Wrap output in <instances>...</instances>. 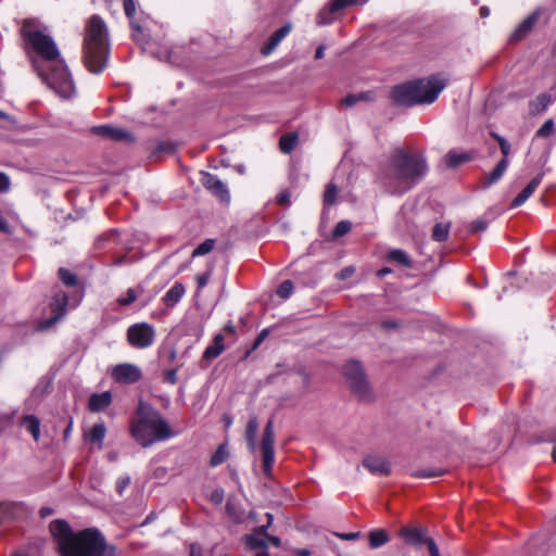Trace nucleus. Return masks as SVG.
<instances>
[{
  "mask_svg": "<svg viewBox=\"0 0 556 556\" xmlns=\"http://www.w3.org/2000/svg\"><path fill=\"white\" fill-rule=\"evenodd\" d=\"M275 431H274V422L269 420L262 435L261 441V453L263 459V470L266 477H271L273 466L275 463Z\"/></svg>",
  "mask_w": 556,
  "mask_h": 556,
  "instance_id": "1a4fd4ad",
  "label": "nucleus"
},
{
  "mask_svg": "<svg viewBox=\"0 0 556 556\" xmlns=\"http://www.w3.org/2000/svg\"><path fill=\"white\" fill-rule=\"evenodd\" d=\"M292 292H293V282L291 280L282 281L277 289V294L281 299H288L292 294Z\"/></svg>",
  "mask_w": 556,
  "mask_h": 556,
  "instance_id": "a19ab883",
  "label": "nucleus"
},
{
  "mask_svg": "<svg viewBox=\"0 0 556 556\" xmlns=\"http://www.w3.org/2000/svg\"><path fill=\"white\" fill-rule=\"evenodd\" d=\"M295 556H311V551L306 548L296 549Z\"/></svg>",
  "mask_w": 556,
  "mask_h": 556,
  "instance_id": "338daca9",
  "label": "nucleus"
},
{
  "mask_svg": "<svg viewBox=\"0 0 556 556\" xmlns=\"http://www.w3.org/2000/svg\"><path fill=\"white\" fill-rule=\"evenodd\" d=\"M227 514L235 520V522L240 523L243 520L242 514H238L235 510V506L232 503L228 502L226 505Z\"/></svg>",
  "mask_w": 556,
  "mask_h": 556,
  "instance_id": "de8ad7c7",
  "label": "nucleus"
},
{
  "mask_svg": "<svg viewBox=\"0 0 556 556\" xmlns=\"http://www.w3.org/2000/svg\"><path fill=\"white\" fill-rule=\"evenodd\" d=\"M255 556H269V553L267 551V546L266 547H262L261 551L257 552Z\"/></svg>",
  "mask_w": 556,
  "mask_h": 556,
  "instance_id": "774afa93",
  "label": "nucleus"
},
{
  "mask_svg": "<svg viewBox=\"0 0 556 556\" xmlns=\"http://www.w3.org/2000/svg\"><path fill=\"white\" fill-rule=\"evenodd\" d=\"M269 526L265 525V526H261V527H257L255 528L254 532L253 533H256L261 536H268L267 535V529H268Z\"/></svg>",
  "mask_w": 556,
  "mask_h": 556,
  "instance_id": "680f3d73",
  "label": "nucleus"
},
{
  "mask_svg": "<svg viewBox=\"0 0 556 556\" xmlns=\"http://www.w3.org/2000/svg\"><path fill=\"white\" fill-rule=\"evenodd\" d=\"M91 132L113 141H127L131 139V135L125 129L113 127L110 125L94 126L91 128Z\"/></svg>",
  "mask_w": 556,
  "mask_h": 556,
  "instance_id": "4468645a",
  "label": "nucleus"
},
{
  "mask_svg": "<svg viewBox=\"0 0 556 556\" xmlns=\"http://www.w3.org/2000/svg\"><path fill=\"white\" fill-rule=\"evenodd\" d=\"M9 187H10V179H9V177L5 174L0 173V192L8 191Z\"/></svg>",
  "mask_w": 556,
  "mask_h": 556,
  "instance_id": "864d4df0",
  "label": "nucleus"
},
{
  "mask_svg": "<svg viewBox=\"0 0 556 556\" xmlns=\"http://www.w3.org/2000/svg\"><path fill=\"white\" fill-rule=\"evenodd\" d=\"M492 136L496 139V141L500 144L501 152L503 154L502 159L508 160V155L510 153V144H509V142L504 137H502V136H500L497 134H492Z\"/></svg>",
  "mask_w": 556,
  "mask_h": 556,
  "instance_id": "37998d69",
  "label": "nucleus"
},
{
  "mask_svg": "<svg viewBox=\"0 0 556 556\" xmlns=\"http://www.w3.org/2000/svg\"><path fill=\"white\" fill-rule=\"evenodd\" d=\"M213 267H211L207 271L200 274L195 277L198 289H203L207 286L211 276H212Z\"/></svg>",
  "mask_w": 556,
  "mask_h": 556,
  "instance_id": "49530a36",
  "label": "nucleus"
},
{
  "mask_svg": "<svg viewBox=\"0 0 556 556\" xmlns=\"http://www.w3.org/2000/svg\"><path fill=\"white\" fill-rule=\"evenodd\" d=\"M343 376L351 392L359 401H370L374 397L372 390L367 380L364 368L358 362L351 361L343 368Z\"/></svg>",
  "mask_w": 556,
  "mask_h": 556,
  "instance_id": "0eeeda50",
  "label": "nucleus"
},
{
  "mask_svg": "<svg viewBox=\"0 0 556 556\" xmlns=\"http://www.w3.org/2000/svg\"><path fill=\"white\" fill-rule=\"evenodd\" d=\"M201 184L208 190L219 202L228 204L230 202V192L227 185L216 175L204 172L202 173Z\"/></svg>",
  "mask_w": 556,
  "mask_h": 556,
  "instance_id": "9d476101",
  "label": "nucleus"
},
{
  "mask_svg": "<svg viewBox=\"0 0 556 556\" xmlns=\"http://www.w3.org/2000/svg\"><path fill=\"white\" fill-rule=\"evenodd\" d=\"M363 98V96H356V94H349L346 96L343 100H342V103L348 106V108H351L353 105H355L358 100Z\"/></svg>",
  "mask_w": 556,
  "mask_h": 556,
  "instance_id": "3c124183",
  "label": "nucleus"
},
{
  "mask_svg": "<svg viewBox=\"0 0 556 556\" xmlns=\"http://www.w3.org/2000/svg\"><path fill=\"white\" fill-rule=\"evenodd\" d=\"M50 532L58 542L62 556H113L115 548L108 545L98 529L88 528L74 533L65 520L50 523Z\"/></svg>",
  "mask_w": 556,
  "mask_h": 556,
  "instance_id": "7ed1b4c3",
  "label": "nucleus"
},
{
  "mask_svg": "<svg viewBox=\"0 0 556 556\" xmlns=\"http://www.w3.org/2000/svg\"><path fill=\"white\" fill-rule=\"evenodd\" d=\"M325 50H326V47L324 45L318 46L316 49V52H315V59L316 60L323 59L325 55Z\"/></svg>",
  "mask_w": 556,
  "mask_h": 556,
  "instance_id": "0e129e2a",
  "label": "nucleus"
},
{
  "mask_svg": "<svg viewBox=\"0 0 556 556\" xmlns=\"http://www.w3.org/2000/svg\"><path fill=\"white\" fill-rule=\"evenodd\" d=\"M539 18L538 13H532L529 15L513 33L510 40L511 41H519L522 38L527 36V34L532 29L534 24L536 23Z\"/></svg>",
  "mask_w": 556,
  "mask_h": 556,
  "instance_id": "b1692460",
  "label": "nucleus"
},
{
  "mask_svg": "<svg viewBox=\"0 0 556 556\" xmlns=\"http://www.w3.org/2000/svg\"><path fill=\"white\" fill-rule=\"evenodd\" d=\"M268 334V330L267 329H263L260 334L257 336V338L255 339V342H254V348L258 346L263 340L267 337Z\"/></svg>",
  "mask_w": 556,
  "mask_h": 556,
  "instance_id": "bf43d9fd",
  "label": "nucleus"
},
{
  "mask_svg": "<svg viewBox=\"0 0 556 556\" xmlns=\"http://www.w3.org/2000/svg\"><path fill=\"white\" fill-rule=\"evenodd\" d=\"M427 169L422 154L395 149L382 165L378 179L386 192L402 195L426 175Z\"/></svg>",
  "mask_w": 556,
  "mask_h": 556,
  "instance_id": "f03ea898",
  "label": "nucleus"
},
{
  "mask_svg": "<svg viewBox=\"0 0 556 556\" xmlns=\"http://www.w3.org/2000/svg\"><path fill=\"white\" fill-rule=\"evenodd\" d=\"M351 229H352V224L349 220H341L336 225V227L332 231V237L340 238V237L346 235L348 232H350Z\"/></svg>",
  "mask_w": 556,
  "mask_h": 556,
  "instance_id": "ea45409f",
  "label": "nucleus"
},
{
  "mask_svg": "<svg viewBox=\"0 0 556 556\" xmlns=\"http://www.w3.org/2000/svg\"><path fill=\"white\" fill-rule=\"evenodd\" d=\"M554 131V121L547 119L536 131V137H548Z\"/></svg>",
  "mask_w": 556,
  "mask_h": 556,
  "instance_id": "c03bdc74",
  "label": "nucleus"
},
{
  "mask_svg": "<svg viewBox=\"0 0 556 556\" xmlns=\"http://www.w3.org/2000/svg\"><path fill=\"white\" fill-rule=\"evenodd\" d=\"M359 0H331L328 8L321 10L317 16L318 25L330 24L333 21V15L343 9L358 3Z\"/></svg>",
  "mask_w": 556,
  "mask_h": 556,
  "instance_id": "f8f14e48",
  "label": "nucleus"
},
{
  "mask_svg": "<svg viewBox=\"0 0 556 556\" xmlns=\"http://www.w3.org/2000/svg\"><path fill=\"white\" fill-rule=\"evenodd\" d=\"M106 427L103 422L94 424L85 434L87 441L92 444H97L98 448L101 450L103 446V440L105 438Z\"/></svg>",
  "mask_w": 556,
  "mask_h": 556,
  "instance_id": "4be33fe9",
  "label": "nucleus"
},
{
  "mask_svg": "<svg viewBox=\"0 0 556 556\" xmlns=\"http://www.w3.org/2000/svg\"><path fill=\"white\" fill-rule=\"evenodd\" d=\"M363 466L376 476H389L391 473V465L386 457L367 455L363 459Z\"/></svg>",
  "mask_w": 556,
  "mask_h": 556,
  "instance_id": "ddd939ff",
  "label": "nucleus"
},
{
  "mask_svg": "<svg viewBox=\"0 0 556 556\" xmlns=\"http://www.w3.org/2000/svg\"><path fill=\"white\" fill-rule=\"evenodd\" d=\"M229 453L225 444H220L217 450L214 452L210 459L211 467H217L222 465L228 458Z\"/></svg>",
  "mask_w": 556,
  "mask_h": 556,
  "instance_id": "c756f323",
  "label": "nucleus"
},
{
  "mask_svg": "<svg viewBox=\"0 0 556 556\" xmlns=\"http://www.w3.org/2000/svg\"><path fill=\"white\" fill-rule=\"evenodd\" d=\"M109 56L108 29L103 20L93 15L88 22L84 40V63L87 70L99 74L106 65Z\"/></svg>",
  "mask_w": 556,
  "mask_h": 556,
  "instance_id": "39448f33",
  "label": "nucleus"
},
{
  "mask_svg": "<svg viewBox=\"0 0 556 556\" xmlns=\"http://www.w3.org/2000/svg\"><path fill=\"white\" fill-rule=\"evenodd\" d=\"M112 402L110 392L94 393L89 397L88 408L90 412H101Z\"/></svg>",
  "mask_w": 556,
  "mask_h": 556,
  "instance_id": "aec40b11",
  "label": "nucleus"
},
{
  "mask_svg": "<svg viewBox=\"0 0 556 556\" xmlns=\"http://www.w3.org/2000/svg\"><path fill=\"white\" fill-rule=\"evenodd\" d=\"M291 195L288 191H281L277 198H276V202L279 204V205H282V206H289L290 203H291V200H290Z\"/></svg>",
  "mask_w": 556,
  "mask_h": 556,
  "instance_id": "09e8293b",
  "label": "nucleus"
},
{
  "mask_svg": "<svg viewBox=\"0 0 556 556\" xmlns=\"http://www.w3.org/2000/svg\"><path fill=\"white\" fill-rule=\"evenodd\" d=\"M54 510L51 507H42L39 511L40 516L42 518H47L51 515H53Z\"/></svg>",
  "mask_w": 556,
  "mask_h": 556,
  "instance_id": "e2e57ef3",
  "label": "nucleus"
},
{
  "mask_svg": "<svg viewBox=\"0 0 556 556\" xmlns=\"http://www.w3.org/2000/svg\"><path fill=\"white\" fill-rule=\"evenodd\" d=\"M258 432V420L256 416H251L245 428V441L250 452L254 453L256 450V435Z\"/></svg>",
  "mask_w": 556,
  "mask_h": 556,
  "instance_id": "5701e85b",
  "label": "nucleus"
},
{
  "mask_svg": "<svg viewBox=\"0 0 556 556\" xmlns=\"http://www.w3.org/2000/svg\"><path fill=\"white\" fill-rule=\"evenodd\" d=\"M299 142V136L295 132H288L281 136L279 148L283 153H290Z\"/></svg>",
  "mask_w": 556,
  "mask_h": 556,
  "instance_id": "c85d7f7f",
  "label": "nucleus"
},
{
  "mask_svg": "<svg viewBox=\"0 0 556 556\" xmlns=\"http://www.w3.org/2000/svg\"><path fill=\"white\" fill-rule=\"evenodd\" d=\"M509 165V161L506 159H502L495 168L485 176V179L483 181V187L489 188L490 186L496 184L505 174L507 167Z\"/></svg>",
  "mask_w": 556,
  "mask_h": 556,
  "instance_id": "a878e982",
  "label": "nucleus"
},
{
  "mask_svg": "<svg viewBox=\"0 0 556 556\" xmlns=\"http://www.w3.org/2000/svg\"><path fill=\"white\" fill-rule=\"evenodd\" d=\"M338 188L333 184H329L324 193V202L327 205H332L337 201Z\"/></svg>",
  "mask_w": 556,
  "mask_h": 556,
  "instance_id": "58836bf2",
  "label": "nucleus"
},
{
  "mask_svg": "<svg viewBox=\"0 0 556 556\" xmlns=\"http://www.w3.org/2000/svg\"><path fill=\"white\" fill-rule=\"evenodd\" d=\"M124 11H125V14L126 16L129 18L130 21V25L134 29L136 30H141V27L139 24H137L134 20V15H135V12H136V3L134 0H124Z\"/></svg>",
  "mask_w": 556,
  "mask_h": 556,
  "instance_id": "f704fd0d",
  "label": "nucleus"
},
{
  "mask_svg": "<svg viewBox=\"0 0 556 556\" xmlns=\"http://www.w3.org/2000/svg\"><path fill=\"white\" fill-rule=\"evenodd\" d=\"M369 545L371 548H378L389 542L388 533L382 529H375L368 535Z\"/></svg>",
  "mask_w": 556,
  "mask_h": 556,
  "instance_id": "cd10ccee",
  "label": "nucleus"
},
{
  "mask_svg": "<svg viewBox=\"0 0 556 556\" xmlns=\"http://www.w3.org/2000/svg\"><path fill=\"white\" fill-rule=\"evenodd\" d=\"M244 541L250 548L266 547L265 539L256 533L245 535Z\"/></svg>",
  "mask_w": 556,
  "mask_h": 556,
  "instance_id": "4c0bfd02",
  "label": "nucleus"
},
{
  "mask_svg": "<svg viewBox=\"0 0 556 556\" xmlns=\"http://www.w3.org/2000/svg\"><path fill=\"white\" fill-rule=\"evenodd\" d=\"M130 481H131V479L128 475H124V476L119 477L116 481V492L119 495H123L124 491L129 486Z\"/></svg>",
  "mask_w": 556,
  "mask_h": 556,
  "instance_id": "a18cd8bd",
  "label": "nucleus"
},
{
  "mask_svg": "<svg viewBox=\"0 0 556 556\" xmlns=\"http://www.w3.org/2000/svg\"><path fill=\"white\" fill-rule=\"evenodd\" d=\"M389 258L392 262L399 263L405 267H412V261L409 256L403 250H392L389 253Z\"/></svg>",
  "mask_w": 556,
  "mask_h": 556,
  "instance_id": "473e14b6",
  "label": "nucleus"
},
{
  "mask_svg": "<svg viewBox=\"0 0 556 556\" xmlns=\"http://www.w3.org/2000/svg\"><path fill=\"white\" fill-rule=\"evenodd\" d=\"M425 544H427L428 551L431 556H441L439 548L432 539L428 538L427 541L425 542Z\"/></svg>",
  "mask_w": 556,
  "mask_h": 556,
  "instance_id": "603ef678",
  "label": "nucleus"
},
{
  "mask_svg": "<svg viewBox=\"0 0 556 556\" xmlns=\"http://www.w3.org/2000/svg\"><path fill=\"white\" fill-rule=\"evenodd\" d=\"M450 233V224L438 223L433 227L432 238L438 242L447 240Z\"/></svg>",
  "mask_w": 556,
  "mask_h": 556,
  "instance_id": "2f4dec72",
  "label": "nucleus"
},
{
  "mask_svg": "<svg viewBox=\"0 0 556 556\" xmlns=\"http://www.w3.org/2000/svg\"><path fill=\"white\" fill-rule=\"evenodd\" d=\"M132 438L143 447L174 437V431L163 416L140 402L136 416L130 422Z\"/></svg>",
  "mask_w": 556,
  "mask_h": 556,
  "instance_id": "20e7f679",
  "label": "nucleus"
},
{
  "mask_svg": "<svg viewBox=\"0 0 556 556\" xmlns=\"http://www.w3.org/2000/svg\"><path fill=\"white\" fill-rule=\"evenodd\" d=\"M470 160V156L466 153H457L451 151L446 154L445 161L448 167H456Z\"/></svg>",
  "mask_w": 556,
  "mask_h": 556,
  "instance_id": "7c9ffc66",
  "label": "nucleus"
},
{
  "mask_svg": "<svg viewBox=\"0 0 556 556\" xmlns=\"http://www.w3.org/2000/svg\"><path fill=\"white\" fill-rule=\"evenodd\" d=\"M290 31V24H286L274 31L273 35L268 38L267 42L262 47V53L264 55L270 54Z\"/></svg>",
  "mask_w": 556,
  "mask_h": 556,
  "instance_id": "f3484780",
  "label": "nucleus"
},
{
  "mask_svg": "<svg viewBox=\"0 0 556 556\" xmlns=\"http://www.w3.org/2000/svg\"><path fill=\"white\" fill-rule=\"evenodd\" d=\"M190 556H203V551L201 545L197 543H192L190 545Z\"/></svg>",
  "mask_w": 556,
  "mask_h": 556,
  "instance_id": "4d7b16f0",
  "label": "nucleus"
},
{
  "mask_svg": "<svg viewBox=\"0 0 556 556\" xmlns=\"http://www.w3.org/2000/svg\"><path fill=\"white\" fill-rule=\"evenodd\" d=\"M445 86V78L440 75H432L426 79H416L397 85L392 89L391 94L396 104L413 106L434 102Z\"/></svg>",
  "mask_w": 556,
  "mask_h": 556,
  "instance_id": "423d86ee",
  "label": "nucleus"
},
{
  "mask_svg": "<svg viewBox=\"0 0 556 556\" xmlns=\"http://www.w3.org/2000/svg\"><path fill=\"white\" fill-rule=\"evenodd\" d=\"M268 541L276 547L280 546V539L278 536H267Z\"/></svg>",
  "mask_w": 556,
  "mask_h": 556,
  "instance_id": "69168bd1",
  "label": "nucleus"
},
{
  "mask_svg": "<svg viewBox=\"0 0 556 556\" xmlns=\"http://www.w3.org/2000/svg\"><path fill=\"white\" fill-rule=\"evenodd\" d=\"M399 324L395 320H386L381 323V327L387 330H392L397 328Z\"/></svg>",
  "mask_w": 556,
  "mask_h": 556,
  "instance_id": "13d9d810",
  "label": "nucleus"
},
{
  "mask_svg": "<svg viewBox=\"0 0 556 556\" xmlns=\"http://www.w3.org/2000/svg\"><path fill=\"white\" fill-rule=\"evenodd\" d=\"M446 472L445 469L441 468H425V469H418L415 470L412 476L415 478H434V477H441Z\"/></svg>",
  "mask_w": 556,
  "mask_h": 556,
  "instance_id": "72a5a7b5",
  "label": "nucleus"
},
{
  "mask_svg": "<svg viewBox=\"0 0 556 556\" xmlns=\"http://www.w3.org/2000/svg\"><path fill=\"white\" fill-rule=\"evenodd\" d=\"M186 288L181 282H175L165 293L162 301L167 307H174L185 295Z\"/></svg>",
  "mask_w": 556,
  "mask_h": 556,
  "instance_id": "6ab92c4d",
  "label": "nucleus"
},
{
  "mask_svg": "<svg viewBox=\"0 0 556 556\" xmlns=\"http://www.w3.org/2000/svg\"><path fill=\"white\" fill-rule=\"evenodd\" d=\"M22 426L33 435L35 441L40 438V420L34 415L24 416Z\"/></svg>",
  "mask_w": 556,
  "mask_h": 556,
  "instance_id": "bb28decb",
  "label": "nucleus"
},
{
  "mask_svg": "<svg viewBox=\"0 0 556 556\" xmlns=\"http://www.w3.org/2000/svg\"><path fill=\"white\" fill-rule=\"evenodd\" d=\"M68 305V295L65 292H58L55 293L52 302H51V309L54 313V316L47 320L48 325L54 324L56 320H59L61 317H63L66 313Z\"/></svg>",
  "mask_w": 556,
  "mask_h": 556,
  "instance_id": "2eb2a0df",
  "label": "nucleus"
},
{
  "mask_svg": "<svg viewBox=\"0 0 556 556\" xmlns=\"http://www.w3.org/2000/svg\"><path fill=\"white\" fill-rule=\"evenodd\" d=\"M21 35L26 49L38 56L31 62L41 79L61 98H72L76 92L75 84L53 38L41 31L34 20L24 21Z\"/></svg>",
  "mask_w": 556,
  "mask_h": 556,
  "instance_id": "f257e3e1",
  "label": "nucleus"
},
{
  "mask_svg": "<svg viewBox=\"0 0 556 556\" xmlns=\"http://www.w3.org/2000/svg\"><path fill=\"white\" fill-rule=\"evenodd\" d=\"M352 274H353V268L346 267L338 274V277L341 279H345V278L350 277Z\"/></svg>",
  "mask_w": 556,
  "mask_h": 556,
  "instance_id": "052dcab7",
  "label": "nucleus"
},
{
  "mask_svg": "<svg viewBox=\"0 0 556 556\" xmlns=\"http://www.w3.org/2000/svg\"><path fill=\"white\" fill-rule=\"evenodd\" d=\"M544 173L538 174L523 189L522 191L511 201V207H518L522 205L536 190L542 182Z\"/></svg>",
  "mask_w": 556,
  "mask_h": 556,
  "instance_id": "dca6fc26",
  "label": "nucleus"
},
{
  "mask_svg": "<svg viewBox=\"0 0 556 556\" xmlns=\"http://www.w3.org/2000/svg\"><path fill=\"white\" fill-rule=\"evenodd\" d=\"M59 278L67 287H75L77 285V276L66 268L59 269Z\"/></svg>",
  "mask_w": 556,
  "mask_h": 556,
  "instance_id": "e433bc0d",
  "label": "nucleus"
},
{
  "mask_svg": "<svg viewBox=\"0 0 556 556\" xmlns=\"http://www.w3.org/2000/svg\"><path fill=\"white\" fill-rule=\"evenodd\" d=\"M488 227V223L484 219L473 220L470 225L471 232H479L485 230Z\"/></svg>",
  "mask_w": 556,
  "mask_h": 556,
  "instance_id": "8fccbe9b",
  "label": "nucleus"
},
{
  "mask_svg": "<svg viewBox=\"0 0 556 556\" xmlns=\"http://www.w3.org/2000/svg\"><path fill=\"white\" fill-rule=\"evenodd\" d=\"M336 535L345 541H353V540L357 539L361 535V533L359 532L336 533Z\"/></svg>",
  "mask_w": 556,
  "mask_h": 556,
  "instance_id": "6e6d98bb",
  "label": "nucleus"
},
{
  "mask_svg": "<svg viewBox=\"0 0 556 556\" xmlns=\"http://www.w3.org/2000/svg\"><path fill=\"white\" fill-rule=\"evenodd\" d=\"M224 341H225V337L222 333H217L214 337L212 344H210L205 349V351L203 353V358L205 361H212V359L217 358L225 350Z\"/></svg>",
  "mask_w": 556,
  "mask_h": 556,
  "instance_id": "412c9836",
  "label": "nucleus"
},
{
  "mask_svg": "<svg viewBox=\"0 0 556 556\" xmlns=\"http://www.w3.org/2000/svg\"><path fill=\"white\" fill-rule=\"evenodd\" d=\"M400 535L403 540L410 545L421 546L427 541V536L425 535L422 529L420 528H409L404 527L400 531Z\"/></svg>",
  "mask_w": 556,
  "mask_h": 556,
  "instance_id": "a211bd4d",
  "label": "nucleus"
},
{
  "mask_svg": "<svg viewBox=\"0 0 556 556\" xmlns=\"http://www.w3.org/2000/svg\"><path fill=\"white\" fill-rule=\"evenodd\" d=\"M165 381L175 384L177 382V369H169L165 372Z\"/></svg>",
  "mask_w": 556,
  "mask_h": 556,
  "instance_id": "5fc2aeb1",
  "label": "nucleus"
},
{
  "mask_svg": "<svg viewBox=\"0 0 556 556\" xmlns=\"http://www.w3.org/2000/svg\"><path fill=\"white\" fill-rule=\"evenodd\" d=\"M137 298H138V294H137L136 290L134 288H129V289H127L125 296H119L117 299V303L121 306H128V305L132 304L137 300Z\"/></svg>",
  "mask_w": 556,
  "mask_h": 556,
  "instance_id": "79ce46f5",
  "label": "nucleus"
},
{
  "mask_svg": "<svg viewBox=\"0 0 556 556\" xmlns=\"http://www.w3.org/2000/svg\"><path fill=\"white\" fill-rule=\"evenodd\" d=\"M127 341L135 349H147L155 341V329L148 323H137L128 327Z\"/></svg>",
  "mask_w": 556,
  "mask_h": 556,
  "instance_id": "6e6552de",
  "label": "nucleus"
},
{
  "mask_svg": "<svg viewBox=\"0 0 556 556\" xmlns=\"http://www.w3.org/2000/svg\"><path fill=\"white\" fill-rule=\"evenodd\" d=\"M551 103H552V96L547 92L541 93V94L536 96L532 101H530L529 112L532 115H538V114L544 112Z\"/></svg>",
  "mask_w": 556,
  "mask_h": 556,
  "instance_id": "393cba45",
  "label": "nucleus"
},
{
  "mask_svg": "<svg viewBox=\"0 0 556 556\" xmlns=\"http://www.w3.org/2000/svg\"><path fill=\"white\" fill-rule=\"evenodd\" d=\"M112 378L123 384H132L142 378L141 369L134 364H118L112 368Z\"/></svg>",
  "mask_w": 556,
  "mask_h": 556,
  "instance_id": "9b49d317",
  "label": "nucleus"
},
{
  "mask_svg": "<svg viewBox=\"0 0 556 556\" xmlns=\"http://www.w3.org/2000/svg\"><path fill=\"white\" fill-rule=\"evenodd\" d=\"M215 247L214 239H205L192 252V257H198L210 253Z\"/></svg>",
  "mask_w": 556,
  "mask_h": 556,
  "instance_id": "c9c22d12",
  "label": "nucleus"
}]
</instances>
